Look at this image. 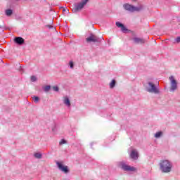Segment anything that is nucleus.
I'll return each instance as SVG.
<instances>
[{
	"label": "nucleus",
	"instance_id": "f257e3e1",
	"mask_svg": "<svg viewBox=\"0 0 180 180\" xmlns=\"http://www.w3.org/2000/svg\"><path fill=\"white\" fill-rule=\"evenodd\" d=\"M162 172H171L172 164L169 160H162L160 163Z\"/></svg>",
	"mask_w": 180,
	"mask_h": 180
},
{
	"label": "nucleus",
	"instance_id": "f03ea898",
	"mask_svg": "<svg viewBox=\"0 0 180 180\" xmlns=\"http://www.w3.org/2000/svg\"><path fill=\"white\" fill-rule=\"evenodd\" d=\"M89 1V0H81V1L75 4V7L72 9V12H78L82 9H84V6L88 4Z\"/></svg>",
	"mask_w": 180,
	"mask_h": 180
},
{
	"label": "nucleus",
	"instance_id": "7ed1b4c3",
	"mask_svg": "<svg viewBox=\"0 0 180 180\" xmlns=\"http://www.w3.org/2000/svg\"><path fill=\"white\" fill-rule=\"evenodd\" d=\"M123 8L128 11L129 12H139V11H141L143 9L142 6H139L138 7L134 6L132 5H130L129 4H125L123 5Z\"/></svg>",
	"mask_w": 180,
	"mask_h": 180
},
{
	"label": "nucleus",
	"instance_id": "20e7f679",
	"mask_svg": "<svg viewBox=\"0 0 180 180\" xmlns=\"http://www.w3.org/2000/svg\"><path fill=\"white\" fill-rule=\"evenodd\" d=\"M146 90L148 92L151 94H160V90L155 86V84L152 82H148L146 86Z\"/></svg>",
	"mask_w": 180,
	"mask_h": 180
},
{
	"label": "nucleus",
	"instance_id": "39448f33",
	"mask_svg": "<svg viewBox=\"0 0 180 180\" xmlns=\"http://www.w3.org/2000/svg\"><path fill=\"white\" fill-rule=\"evenodd\" d=\"M169 79L171 84L170 92H174V91H176V89H177L178 88V82H176L174 76H170L169 77Z\"/></svg>",
	"mask_w": 180,
	"mask_h": 180
},
{
	"label": "nucleus",
	"instance_id": "423d86ee",
	"mask_svg": "<svg viewBox=\"0 0 180 180\" xmlns=\"http://www.w3.org/2000/svg\"><path fill=\"white\" fill-rule=\"evenodd\" d=\"M120 167L124 171H127L128 172H136V171H137L136 167L128 165L126 163L121 162Z\"/></svg>",
	"mask_w": 180,
	"mask_h": 180
},
{
	"label": "nucleus",
	"instance_id": "0eeeda50",
	"mask_svg": "<svg viewBox=\"0 0 180 180\" xmlns=\"http://www.w3.org/2000/svg\"><path fill=\"white\" fill-rule=\"evenodd\" d=\"M57 167L60 171L62 172H64V174H68L70 172V170L68 169V167L64 165V163L63 162H56Z\"/></svg>",
	"mask_w": 180,
	"mask_h": 180
},
{
	"label": "nucleus",
	"instance_id": "6e6552de",
	"mask_svg": "<svg viewBox=\"0 0 180 180\" xmlns=\"http://www.w3.org/2000/svg\"><path fill=\"white\" fill-rule=\"evenodd\" d=\"M86 41L87 43H95L96 41H99V38L94 34H91V36L86 39Z\"/></svg>",
	"mask_w": 180,
	"mask_h": 180
},
{
	"label": "nucleus",
	"instance_id": "1a4fd4ad",
	"mask_svg": "<svg viewBox=\"0 0 180 180\" xmlns=\"http://www.w3.org/2000/svg\"><path fill=\"white\" fill-rule=\"evenodd\" d=\"M130 157L132 160H138L139 158V152L136 149H132L131 150Z\"/></svg>",
	"mask_w": 180,
	"mask_h": 180
},
{
	"label": "nucleus",
	"instance_id": "9d476101",
	"mask_svg": "<svg viewBox=\"0 0 180 180\" xmlns=\"http://www.w3.org/2000/svg\"><path fill=\"white\" fill-rule=\"evenodd\" d=\"M14 41L17 44H19L20 46H22V44H23V43H25V39L23 38L20 37H16L14 39Z\"/></svg>",
	"mask_w": 180,
	"mask_h": 180
},
{
	"label": "nucleus",
	"instance_id": "9b49d317",
	"mask_svg": "<svg viewBox=\"0 0 180 180\" xmlns=\"http://www.w3.org/2000/svg\"><path fill=\"white\" fill-rule=\"evenodd\" d=\"M133 40L136 44H143V43H146V40L143 38L135 37Z\"/></svg>",
	"mask_w": 180,
	"mask_h": 180
},
{
	"label": "nucleus",
	"instance_id": "f8f14e48",
	"mask_svg": "<svg viewBox=\"0 0 180 180\" xmlns=\"http://www.w3.org/2000/svg\"><path fill=\"white\" fill-rule=\"evenodd\" d=\"M116 26L117 27H120L122 32H123V33H126V32H127V29L126 28V27H124V25L119 22H116Z\"/></svg>",
	"mask_w": 180,
	"mask_h": 180
},
{
	"label": "nucleus",
	"instance_id": "ddd939ff",
	"mask_svg": "<svg viewBox=\"0 0 180 180\" xmlns=\"http://www.w3.org/2000/svg\"><path fill=\"white\" fill-rule=\"evenodd\" d=\"M63 103H65V105L68 108L71 106V102L70 101V98H68V97L67 96L64 97Z\"/></svg>",
	"mask_w": 180,
	"mask_h": 180
},
{
	"label": "nucleus",
	"instance_id": "4468645a",
	"mask_svg": "<svg viewBox=\"0 0 180 180\" xmlns=\"http://www.w3.org/2000/svg\"><path fill=\"white\" fill-rule=\"evenodd\" d=\"M41 156H42V155H41V153H34V157L35 158L40 159V158H41Z\"/></svg>",
	"mask_w": 180,
	"mask_h": 180
},
{
	"label": "nucleus",
	"instance_id": "2eb2a0df",
	"mask_svg": "<svg viewBox=\"0 0 180 180\" xmlns=\"http://www.w3.org/2000/svg\"><path fill=\"white\" fill-rule=\"evenodd\" d=\"M51 88V86L48 85V86H44L43 87V89H44V92H49L50 91Z\"/></svg>",
	"mask_w": 180,
	"mask_h": 180
},
{
	"label": "nucleus",
	"instance_id": "dca6fc26",
	"mask_svg": "<svg viewBox=\"0 0 180 180\" xmlns=\"http://www.w3.org/2000/svg\"><path fill=\"white\" fill-rule=\"evenodd\" d=\"M12 13H13V11L11 9L6 10V16H11V15H12Z\"/></svg>",
	"mask_w": 180,
	"mask_h": 180
},
{
	"label": "nucleus",
	"instance_id": "f3484780",
	"mask_svg": "<svg viewBox=\"0 0 180 180\" xmlns=\"http://www.w3.org/2000/svg\"><path fill=\"white\" fill-rule=\"evenodd\" d=\"M116 85V81L112 80L110 84V88H115V86Z\"/></svg>",
	"mask_w": 180,
	"mask_h": 180
},
{
	"label": "nucleus",
	"instance_id": "a211bd4d",
	"mask_svg": "<svg viewBox=\"0 0 180 180\" xmlns=\"http://www.w3.org/2000/svg\"><path fill=\"white\" fill-rule=\"evenodd\" d=\"M162 135V132L159 131V132H157V133L155 134V137H156V139H158V137H161Z\"/></svg>",
	"mask_w": 180,
	"mask_h": 180
},
{
	"label": "nucleus",
	"instance_id": "6ab92c4d",
	"mask_svg": "<svg viewBox=\"0 0 180 180\" xmlns=\"http://www.w3.org/2000/svg\"><path fill=\"white\" fill-rule=\"evenodd\" d=\"M37 78L36 77V76H32L31 77V81L32 82H35V81H37Z\"/></svg>",
	"mask_w": 180,
	"mask_h": 180
},
{
	"label": "nucleus",
	"instance_id": "aec40b11",
	"mask_svg": "<svg viewBox=\"0 0 180 180\" xmlns=\"http://www.w3.org/2000/svg\"><path fill=\"white\" fill-rule=\"evenodd\" d=\"M66 143H67V141H66V140L62 139V140L60 141V142L59 143V144H60V146H63V144H65Z\"/></svg>",
	"mask_w": 180,
	"mask_h": 180
},
{
	"label": "nucleus",
	"instance_id": "412c9836",
	"mask_svg": "<svg viewBox=\"0 0 180 180\" xmlns=\"http://www.w3.org/2000/svg\"><path fill=\"white\" fill-rule=\"evenodd\" d=\"M32 99H33L34 102H36V103H37V101H39V98L37 96H34L32 98Z\"/></svg>",
	"mask_w": 180,
	"mask_h": 180
},
{
	"label": "nucleus",
	"instance_id": "4be33fe9",
	"mask_svg": "<svg viewBox=\"0 0 180 180\" xmlns=\"http://www.w3.org/2000/svg\"><path fill=\"white\" fill-rule=\"evenodd\" d=\"M69 65H70V68H74V62L70 61Z\"/></svg>",
	"mask_w": 180,
	"mask_h": 180
},
{
	"label": "nucleus",
	"instance_id": "5701e85b",
	"mask_svg": "<svg viewBox=\"0 0 180 180\" xmlns=\"http://www.w3.org/2000/svg\"><path fill=\"white\" fill-rule=\"evenodd\" d=\"M53 91H55V92H58V86H54L53 87Z\"/></svg>",
	"mask_w": 180,
	"mask_h": 180
},
{
	"label": "nucleus",
	"instance_id": "b1692460",
	"mask_svg": "<svg viewBox=\"0 0 180 180\" xmlns=\"http://www.w3.org/2000/svg\"><path fill=\"white\" fill-rule=\"evenodd\" d=\"M176 41L177 43H180V37H178L177 38H176Z\"/></svg>",
	"mask_w": 180,
	"mask_h": 180
},
{
	"label": "nucleus",
	"instance_id": "393cba45",
	"mask_svg": "<svg viewBox=\"0 0 180 180\" xmlns=\"http://www.w3.org/2000/svg\"><path fill=\"white\" fill-rule=\"evenodd\" d=\"M67 9L63 8V12H66Z\"/></svg>",
	"mask_w": 180,
	"mask_h": 180
},
{
	"label": "nucleus",
	"instance_id": "a878e982",
	"mask_svg": "<svg viewBox=\"0 0 180 180\" xmlns=\"http://www.w3.org/2000/svg\"><path fill=\"white\" fill-rule=\"evenodd\" d=\"M132 1H136V0H132Z\"/></svg>",
	"mask_w": 180,
	"mask_h": 180
}]
</instances>
